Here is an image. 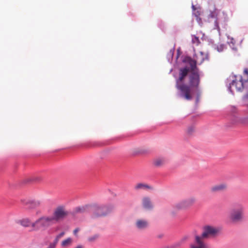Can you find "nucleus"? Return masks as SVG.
I'll return each mask as SVG.
<instances>
[{"label": "nucleus", "instance_id": "dca6fc26", "mask_svg": "<svg viewBox=\"0 0 248 248\" xmlns=\"http://www.w3.org/2000/svg\"><path fill=\"white\" fill-rule=\"evenodd\" d=\"M136 190L140 189H151L152 187L144 183H138L134 186Z\"/></svg>", "mask_w": 248, "mask_h": 248}, {"label": "nucleus", "instance_id": "ddd939ff", "mask_svg": "<svg viewBox=\"0 0 248 248\" xmlns=\"http://www.w3.org/2000/svg\"><path fill=\"white\" fill-rule=\"evenodd\" d=\"M192 8L193 10V15L196 17V19L199 24H202V20L200 17L201 14V9L200 7H196L194 5H192Z\"/></svg>", "mask_w": 248, "mask_h": 248}, {"label": "nucleus", "instance_id": "7ed1b4c3", "mask_svg": "<svg viewBox=\"0 0 248 248\" xmlns=\"http://www.w3.org/2000/svg\"><path fill=\"white\" fill-rule=\"evenodd\" d=\"M244 206L241 203H236L231 210L229 218L233 222L242 221L244 218Z\"/></svg>", "mask_w": 248, "mask_h": 248}, {"label": "nucleus", "instance_id": "f8f14e48", "mask_svg": "<svg viewBox=\"0 0 248 248\" xmlns=\"http://www.w3.org/2000/svg\"><path fill=\"white\" fill-rule=\"evenodd\" d=\"M149 225V223L147 220L143 219H138L135 222V226L139 230H144L146 229Z\"/></svg>", "mask_w": 248, "mask_h": 248}, {"label": "nucleus", "instance_id": "b1692460", "mask_svg": "<svg viewBox=\"0 0 248 248\" xmlns=\"http://www.w3.org/2000/svg\"><path fill=\"white\" fill-rule=\"evenodd\" d=\"M224 48V46L223 45H220L219 46H217V49L218 51L220 52L222 51L223 50Z\"/></svg>", "mask_w": 248, "mask_h": 248}, {"label": "nucleus", "instance_id": "9d476101", "mask_svg": "<svg viewBox=\"0 0 248 248\" xmlns=\"http://www.w3.org/2000/svg\"><path fill=\"white\" fill-rule=\"evenodd\" d=\"M18 223L24 227H31L32 231H35V226H34V222H32L29 218L26 217L20 219Z\"/></svg>", "mask_w": 248, "mask_h": 248}, {"label": "nucleus", "instance_id": "bb28decb", "mask_svg": "<svg viewBox=\"0 0 248 248\" xmlns=\"http://www.w3.org/2000/svg\"><path fill=\"white\" fill-rule=\"evenodd\" d=\"M195 39H196V40L199 41V39H198V38L197 37H195Z\"/></svg>", "mask_w": 248, "mask_h": 248}, {"label": "nucleus", "instance_id": "20e7f679", "mask_svg": "<svg viewBox=\"0 0 248 248\" xmlns=\"http://www.w3.org/2000/svg\"><path fill=\"white\" fill-rule=\"evenodd\" d=\"M244 76L246 78L243 79L241 76L238 77V79H235L232 80L230 84V90L233 92L234 90L236 91H242L245 84L248 85V69H245L244 71Z\"/></svg>", "mask_w": 248, "mask_h": 248}, {"label": "nucleus", "instance_id": "a878e982", "mask_svg": "<svg viewBox=\"0 0 248 248\" xmlns=\"http://www.w3.org/2000/svg\"><path fill=\"white\" fill-rule=\"evenodd\" d=\"M245 97L247 99H248V93H247V94L245 95Z\"/></svg>", "mask_w": 248, "mask_h": 248}, {"label": "nucleus", "instance_id": "412c9836", "mask_svg": "<svg viewBox=\"0 0 248 248\" xmlns=\"http://www.w3.org/2000/svg\"><path fill=\"white\" fill-rule=\"evenodd\" d=\"M99 238V234H95L91 236L88 238V241L89 242L92 243L95 241Z\"/></svg>", "mask_w": 248, "mask_h": 248}, {"label": "nucleus", "instance_id": "0eeeda50", "mask_svg": "<svg viewBox=\"0 0 248 248\" xmlns=\"http://www.w3.org/2000/svg\"><path fill=\"white\" fill-rule=\"evenodd\" d=\"M68 215V212L66 210L65 206L60 205L54 209L52 216H50L55 224L63 220Z\"/></svg>", "mask_w": 248, "mask_h": 248}, {"label": "nucleus", "instance_id": "9b49d317", "mask_svg": "<svg viewBox=\"0 0 248 248\" xmlns=\"http://www.w3.org/2000/svg\"><path fill=\"white\" fill-rule=\"evenodd\" d=\"M227 187L228 186L226 183H221L212 186L210 191L213 193L222 192L226 190Z\"/></svg>", "mask_w": 248, "mask_h": 248}, {"label": "nucleus", "instance_id": "393cba45", "mask_svg": "<svg viewBox=\"0 0 248 248\" xmlns=\"http://www.w3.org/2000/svg\"><path fill=\"white\" fill-rule=\"evenodd\" d=\"M79 231V229L78 228H76L74 231V233L75 235H76L77 233Z\"/></svg>", "mask_w": 248, "mask_h": 248}, {"label": "nucleus", "instance_id": "2eb2a0df", "mask_svg": "<svg viewBox=\"0 0 248 248\" xmlns=\"http://www.w3.org/2000/svg\"><path fill=\"white\" fill-rule=\"evenodd\" d=\"M206 57L205 54L202 52H199L195 54L193 58L198 64H201L203 62Z\"/></svg>", "mask_w": 248, "mask_h": 248}, {"label": "nucleus", "instance_id": "4be33fe9", "mask_svg": "<svg viewBox=\"0 0 248 248\" xmlns=\"http://www.w3.org/2000/svg\"><path fill=\"white\" fill-rule=\"evenodd\" d=\"M64 235V232H62L61 233H60L59 234H58V235H57V236L56 237L54 241L58 243V242H59V239L62 237L63 235Z\"/></svg>", "mask_w": 248, "mask_h": 248}, {"label": "nucleus", "instance_id": "f3484780", "mask_svg": "<svg viewBox=\"0 0 248 248\" xmlns=\"http://www.w3.org/2000/svg\"><path fill=\"white\" fill-rule=\"evenodd\" d=\"M166 161L165 158L163 157H158L154 159L153 163L156 167H161L165 163Z\"/></svg>", "mask_w": 248, "mask_h": 248}, {"label": "nucleus", "instance_id": "a211bd4d", "mask_svg": "<svg viewBox=\"0 0 248 248\" xmlns=\"http://www.w3.org/2000/svg\"><path fill=\"white\" fill-rule=\"evenodd\" d=\"M72 243V240L71 238H68L63 240L61 244L62 247H66L70 246Z\"/></svg>", "mask_w": 248, "mask_h": 248}, {"label": "nucleus", "instance_id": "1a4fd4ad", "mask_svg": "<svg viewBox=\"0 0 248 248\" xmlns=\"http://www.w3.org/2000/svg\"><path fill=\"white\" fill-rule=\"evenodd\" d=\"M218 11L214 6L211 7L209 11L208 14V18H213L214 19V29H217L219 31V27L217 19V16L218 15Z\"/></svg>", "mask_w": 248, "mask_h": 248}, {"label": "nucleus", "instance_id": "423d86ee", "mask_svg": "<svg viewBox=\"0 0 248 248\" xmlns=\"http://www.w3.org/2000/svg\"><path fill=\"white\" fill-rule=\"evenodd\" d=\"M113 208L112 205H94L92 208L93 216L94 217L106 216L110 213Z\"/></svg>", "mask_w": 248, "mask_h": 248}, {"label": "nucleus", "instance_id": "39448f33", "mask_svg": "<svg viewBox=\"0 0 248 248\" xmlns=\"http://www.w3.org/2000/svg\"><path fill=\"white\" fill-rule=\"evenodd\" d=\"M54 224L50 216L44 215L37 218L33 225L37 231L40 229H46Z\"/></svg>", "mask_w": 248, "mask_h": 248}, {"label": "nucleus", "instance_id": "4468645a", "mask_svg": "<svg viewBox=\"0 0 248 248\" xmlns=\"http://www.w3.org/2000/svg\"><path fill=\"white\" fill-rule=\"evenodd\" d=\"M142 204L143 208L146 210H151L153 208L151 199L148 197H145L142 198Z\"/></svg>", "mask_w": 248, "mask_h": 248}, {"label": "nucleus", "instance_id": "6ab92c4d", "mask_svg": "<svg viewBox=\"0 0 248 248\" xmlns=\"http://www.w3.org/2000/svg\"><path fill=\"white\" fill-rule=\"evenodd\" d=\"M87 207V206L78 207L75 209L74 212L76 213H82L86 211Z\"/></svg>", "mask_w": 248, "mask_h": 248}, {"label": "nucleus", "instance_id": "f03ea898", "mask_svg": "<svg viewBox=\"0 0 248 248\" xmlns=\"http://www.w3.org/2000/svg\"><path fill=\"white\" fill-rule=\"evenodd\" d=\"M219 228L210 225L203 227L201 236L196 235L195 236V242L196 245L191 244L190 248H207L203 239L216 237L219 233Z\"/></svg>", "mask_w": 248, "mask_h": 248}, {"label": "nucleus", "instance_id": "f257e3e1", "mask_svg": "<svg viewBox=\"0 0 248 248\" xmlns=\"http://www.w3.org/2000/svg\"><path fill=\"white\" fill-rule=\"evenodd\" d=\"M183 62L188 64L189 67L185 66L179 68L178 76L176 79L175 87L179 91L181 98L186 100H191L196 93H197L198 96L200 95V71L194 58L186 57Z\"/></svg>", "mask_w": 248, "mask_h": 248}, {"label": "nucleus", "instance_id": "6e6552de", "mask_svg": "<svg viewBox=\"0 0 248 248\" xmlns=\"http://www.w3.org/2000/svg\"><path fill=\"white\" fill-rule=\"evenodd\" d=\"M195 202L196 199L195 198L190 197L177 203L175 205L174 208L177 210L185 209L191 206Z\"/></svg>", "mask_w": 248, "mask_h": 248}, {"label": "nucleus", "instance_id": "aec40b11", "mask_svg": "<svg viewBox=\"0 0 248 248\" xmlns=\"http://www.w3.org/2000/svg\"><path fill=\"white\" fill-rule=\"evenodd\" d=\"M195 130V127L193 125H190L187 127L186 132L187 135L188 136H191L194 133Z\"/></svg>", "mask_w": 248, "mask_h": 248}, {"label": "nucleus", "instance_id": "5701e85b", "mask_svg": "<svg viewBox=\"0 0 248 248\" xmlns=\"http://www.w3.org/2000/svg\"><path fill=\"white\" fill-rule=\"evenodd\" d=\"M29 203L31 204V208H34L40 205V202H31V203Z\"/></svg>", "mask_w": 248, "mask_h": 248}]
</instances>
